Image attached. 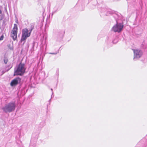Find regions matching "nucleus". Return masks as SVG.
I'll list each match as a JSON object with an SVG mask.
<instances>
[{"instance_id":"f257e3e1","label":"nucleus","mask_w":147,"mask_h":147,"mask_svg":"<svg viewBox=\"0 0 147 147\" xmlns=\"http://www.w3.org/2000/svg\"><path fill=\"white\" fill-rule=\"evenodd\" d=\"M26 68L25 64L21 62L17 67L14 69V76L19 75L22 76L25 72Z\"/></svg>"},{"instance_id":"f03ea898","label":"nucleus","mask_w":147,"mask_h":147,"mask_svg":"<svg viewBox=\"0 0 147 147\" xmlns=\"http://www.w3.org/2000/svg\"><path fill=\"white\" fill-rule=\"evenodd\" d=\"M16 106L15 102H12L6 104L2 109L5 113H10L15 110Z\"/></svg>"},{"instance_id":"7ed1b4c3","label":"nucleus","mask_w":147,"mask_h":147,"mask_svg":"<svg viewBox=\"0 0 147 147\" xmlns=\"http://www.w3.org/2000/svg\"><path fill=\"white\" fill-rule=\"evenodd\" d=\"M118 20H116L117 24L113 26L112 29L115 32L119 33L122 30L123 27V21L121 23H118Z\"/></svg>"},{"instance_id":"20e7f679","label":"nucleus","mask_w":147,"mask_h":147,"mask_svg":"<svg viewBox=\"0 0 147 147\" xmlns=\"http://www.w3.org/2000/svg\"><path fill=\"white\" fill-rule=\"evenodd\" d=\"M31 33L29 32L27 28H24L22 30V34L21 39V42L25 41L27 38L29 37Z\"/></svg>"},{"instance_id":"39448f33","label":"nucleus","mask_w":147,"mask_h":147,"mask_svg":"<svg viewBox=\"0 0 147 147\" xmlns=\"http://www.w3.org/2000/svg\"><path fill=\"white\" fill-rule=\"evenodd\" d=\"M134 53V60H136L140 58L142 55V51L138 49H133Z\"/></svg>"},{"instance_id":"423d86ee","label":"nucleus","mask_w":147,"mask_h":147,"mask_svg":"<svg viewBox=\"0 0 147 147\" xmlns=\"http://www.w3.org/2000/svg\"><path fill=\"white\" fill-rule=\"evenodd\" d=\"M18 30L17 25L16 24H15L14 27L13 28L12 33L11 34V37L14 40H15L17 38Z\"/></svg>"},{"instance_id":"0eeeda50","label":"nucleus","mask_w":147,"mask_h":147,"mask_svg":"<svg viewBox=\"0 0 147 147\" xmlns=\"http://www.w3.org/2000/svg\"><path fill=\"white\" fill-rule=\"evenodd\" d=\"M21 79L19 77H17L13 79L10 83V85L11 86H16L18 84L20 83Z\"/></svg>"},{"instance_id":"6e6552de","label":"nucleus","mask_w":147,"mask_h":147,"mask_svg":"<svg viewBox=\"0 0 147 147\" xmlns=\"http://www.w3.org/2000/svg\"><path fill=\"white\" fill-rule=\"evenodd\" d=\"M138 145L142 144L143 147H146L147 146V140L145 138L140 140L138 143Z\"/></svg>"},{"instance_id":"1a4fd4ad","label":"nucleus","mask_w":147,"mask_h":147,"mask_svg":"<svg viewBox=\"0 0 147 147\" xmlns=\"http://www.w3.org/2000/svg\"><path fill=\"white\" fill-rule=\"evenodd\" d=\"M32 141H33V139L32 138L31 139V142H30V147H32V146L33 145L34 146H35V142H36V140H35V141L34 142V144H33Z\"/></svg>"},{"instance_id":"9d476101","label":"nucleus","mask_w":147,"mask_h":147,"mask_svg":"<svg viewBox=\"0 0 147 147\" xmlns=\"http://www.w3.org/2000/svg\"><path fill=\"white\" fill-rule=\"evenodd\" d=\"M34 26H33V24H32L31 25V26L30 28V30H30L29 32L30 33H31V32L32 31V30L33 29H34Z\"/></svg>"},{"instance_id":"9b49d317","label":"nucleus","mask_w":147,"mask_h":147,"mask_svg":"<svg viewBox=\"0 0 147 147\" xmlns=\"http://www.w3.org/2000/svg\"><path fill=\"white\" fill-rule=\"evenodd\" d=\"M4 63L5 64H7V61H8L7 59L6 58H5L4 59Z\"/></svg>"},{"instance_id":"f8f14e48","label":"nucleus","mask_w":147,"mask_h":147,"mask_svg":"<svg viewBox=\"0 0 147 147\" xmlns=\"http://www.w3.org/2000/svg\"><path fill=\"white\" fill-rule=\"evenodd\" d=\"M56 74L57 77H58L59 75V71L58 70L56 71Z\"/></svg>"},{"instance_id":"ddd939ff","label":"nucleus","mask_w":147,"mask_h":147,"mask_svg":"<svg viewBox=\"0 0 147 147\" xmlns=\"http://www.w3.org/2000/svg\"><path fill=\"white\" fill-rule=\"evenodd\" d=\"M3 35H2L0 37V40H1L3 39Z\"/></svg>"},{"instance_id":"4468645a","label":"nucleus","mask_w":147,"mask_h":147,"mask_svg":"<svg viewBox=\"0 0 147 147\" xmlns=\"http://www.w3.org/2000/svg\"><path fill=\"white\" fill-rule=\"evenodd\" d=\"M57 53H50L49 54L53 55H56Z\"/></svg>"},{"instance_id":"2eb2a0df","label":"nucleus","mask_w":147,"mask_h":147,"mask_svg":"<svg viewBox=\"0 0 147 147\" xmlns=\"http://www.w3.org/2000/svg\"><path fill=\"white\" fill-rule=\"evenodd\" d=\"M16 22L17 23V24H18V20L17 19H16Z\"/></svg>"},{"instance_id":"dca6fc26","label":"nucleus","mask_w":147,"mask_h":147,"mask_svg":"<svg viewBox=\"0 0 147 147\" xmlns=\"http://www.w3.org/2000/svg\"><path fill=\"white\" fill-rule=\"evenodd\" d=\"M12 66L9 68L7 70V71H8L11 68H12Z\"/></svg>"},{"instance_id":"f3484780","label":"nucleus","mask_w":147,"mask_h":147,"mask_svg":"<svg viewBox=\"0 0 147 147\" xmlns=\"http://www.w3.org/2000/svg\"><path fill=\"white\" fill-rule=\"evenodd\" d=\"M64 34V32H63L62 33V35H61V36H63V34Z\"/></svg>"},{"instance_id":"a211bd4d","label":"nucleus","mask_w":147,"mask_h":147,"mask_svg":"<svg viewBox=\"0 0 147 147\" xmlns=\"http://www.w3.org/2000/svg\"><path fill=\"white\" fill-rule=\"evenodd\" d=\"M49 19H46V21L47 22V21H49Z\"/></svg>"},{"instance_id":"6ab92c4d","label":"nucleus","mask_w":147,"mask_h":147,"mask_svg":"<svg viewBox=\"0 0 147 147\" xmlns=\"http://www.w3.org/2000/svg\"><path fill=\"white\" fill-rule=\"evenodd\" d=\"M51 90L52 91V94H53V89L52 88H51Z\"/></svg>"},{"instance_id":"aec40b11","label":"nucleus","mask_w":147,"mask_h":147,"mask_svg":"<svg viewBox=\"0 0 147 147\" xmlns=\"http://www.w3.org/2000/svg\"><path fill=\"white\" fill-rule=\"evenodd\" d=\"M44 19H42V20H41V22L43 21Z\"/></svg>"},{"instance_id":"412c9836","label":"nucleus","mask_w":147,"mask_h":147,"mask_svg":"<svg viewBox=\"0 0 147 147\" xmlns=\"http://www.w3.org/2000/svg\"><path fill=\"white\" fill-rule=\"evenodd\" d=\"M49 100L50 101H51V99H50Z\"/></svg>"}]
</instances>
